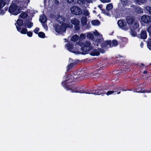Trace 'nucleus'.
<instances>
[{
  "label": "nucleus",
  "mask_w": 151,
  "mask_h": 151,
  "mask_svg": "<svg viewBox=\"0 0 151 151\" xmlns=\"http://www.w3.org/2000/svg\"><path fill=\"white\" fill-rule=\"evenodd\" d=\"M78 46L81 47L82 50L84 52H87L92 49L91 43L88 41H86L84 42H79L76 43V45H72L68 44L66 45L67 49L71 52H75L78 50Z\"/></svg>",
  "instance_id": "nucleus-1"
},
{
  "label": "nucleus",
  "mask_w": 151,
  "mask_h": 151,
  "mask_svg": "<svg viewBox=\"0 0 151 151\" xmlns=\"http://www.w3.org/2000/svg\"><path fill=\"white\" fill-rule=\"evenodd\" d=\"M20 7L16 4L12 3L9 7V12L12 14L17 15L20 12L22 8L25 7L27 4L29 2V0H19V1Z\"/></svg>",
  "instance_id": "nucleus-2"
},
{
  "label": "nucleus",
  "mask_w": 151,
  "mask_h": 151,
  "mask_svg": "<svg viewBox=\"0 0 151 151\" xmlns=\"http://www.w3.org/2000/svg\"><path fill=\"white\" fill-rule=\"evenodd\" d=\"M126 20L128 24L127 26L129 27V29L131 30V35L133 36H136L137 32L139 31V28H138L139 26V23L136 21L133 22V19L131 17H127Z\"/></svg>",
  "instance_id": "nucleus-3"
},
{
  "label": "nucleus",
  "mask_w": 151,
  "mask_h": 151,
  "mask_svg": "<svg viewBox=\"0 0 151 151\" xmlns=\"http://www.w3.org/2000/svg\"><path fill=\"white\" fill-rule=\"evenodd\" d=\"M73 25L71 24H67V25H64L63 24H57L55 26V31L58 33H62L65 32L66 28H71Z\"/></svg>",
  "instance_id": "nucleus-4"
},
{
  "label": "nucleus",
  "mask_w": 151,
  "mask_h": 151,
  "mask_svg": "<svg viewBox=\"0 0 151 151\" xmlns=\"http://www.w3.org/2000/svg\"><path fill=\"white\" fill-rule=\"evenodd\" d=\"M69 90H71L72 92L80 93H84L89 94H93L95 95H100L101 94V92L97 90L93 91H92V92L91 91L88 92H82L81 90H78L77 88H70Z\"/></svg>",
  "instance_id": "nucleus-5"
},
{
  "label": "nucleus",
  "mask_w": 151,
  "mask_h": 151,
  "mask_svg": "<svg viewBox=\"0 0 151 151\" xmlns=\"http://www.w3.org/2000/svg\"><path fill=\"white\" fill-rule=\"evenodd\" d=\"M93 33L94 35L96 36L97 38V39L95 41L94 44L95 45H96L97 46H98L99 44H98L97 43H100L103 41L102 35L98 33L97 31L96 30H95L93 32Z\"/></svg>",
  "instance_id": "nucleus-6"
},
{
  "label": "nucleus",
  "mask_w": 151,
  "mask_h": 151,
  "mask_svg": "<svg viewBox=\"0 0 151 151\" xmlns=\"http://www.w3.org/2000/svg\"><path fill=\"white\" fill-rule=\"evenodd\" d=\"M104 45L102 44L101 45V46L103 47H109L113 46H116L118 44V42L117 41L115 40H113L111 42V41H107L104 43Z\"/></svg>",
  "instance_id": "nucleus-7"
},
{
  "label": "nucleus",
  "mask_w": 151,
  "mask_h": 151,
  "mask_svg": "<svg viewBox=\"0 0 151 151\" xmlns=\"http://www.w3.org/2000/svg\"><path fill=\"white\" fill-rule=\"evenodd\" d=\"M71 13L74 14L79 15L82 14L81 9L77 6H73L70 9Z\"/></svg>",
  "instance_id": "nucleus-8"
},
{
  "label": "nucleus",
  "mask_w": 151,
  "mask_h": 151,
  "mask_svg": "<svg viewBox=\"0 0 151 151\" xmlns=\"http://www.w3.org/2000/svg\"><path fill=\"white\" fill-rule=\"evenodd\" d=\"M57 20L58 22V24H63L64 25H67V24H69L70 23V21L69 19H65L64 17L63 16H59L58 17Z\"/></svg>",
  "instance_id": "nucleus-9"
},
{
  "label": "nucleus",
  "mask_w": 151,
  "mask_h": 151,
  "mask_svg": "<svg viewBox=\"0 0 151 151\" xmlns=\"http://www.w3.org/2000/svg\"><path fill=\"white\" fill-rule=\"evenodd\" d=\"M118 24L121 28L125 31H127L129 29V27L127 25L125 21L122 20H119L118 22Z\"/></svg>",
  "instance_id": "nucleus-10"
},
{
  "label": "nucleus",
  "mask_w": 151,
  "mask_h": 151,
  "mask_svg": "<svg viewBox=\"0 0 151 151\" xmlns=\"http://www.w3.org/2000/svg\"><path fill=\"white\" fill-rule=\"evenodd\" d=\"M69 19L70 21V23L72 25L73 24H74L76 30H78L79 29V27L78 25L79 24L80 21L78 19L75 18H73L72 19Z\"/></svg>",
  "instance_id": "nucleus-11"
},
{
  "label": "nucleus",
  "mask_w": 151,
  "mask_h": 151,
  "mask_svg": "<svg viewBox=\"0 0 151 151\" xmlns=\"http://www.w3.org/2000/svg\"><path fill=\"white\" fill-rule=\"evenodd\" d=\"M141 20L145 23H149L151 22V17L149 16L143 15L142 17Z\"/></svg>",
  "instance_id": "nucleus-12"
},
{
  "label": "nucleus",
  "mask_w": 151,
  "mask_h": 151,
  "mask_svg": "<svg viewBox=\"0 0 151 151\" xmlns=\"http://www.w3.org/2000/svg\"><path fill=\"white\" fill-rule=\"evenodd\" d=\"M96 0H78L77 3L80 5L86 4L87 6L89 5L90 3H92V1Z\"/></svg>",
  "instance_id": "nucleus-13"
},
{
  "label": "nucleus",
  "mask_w": 151,
  "mask_h": 151,
  "mask_svg": "<svg viewBox=\"0 0 151 151\" xmlns=\"http://www.w3.org/2000/svg\"><path fill=\"white\" fill-rule=\"evenodd\" d=\"M17 30L20 32V33L23 34H26L27 32V30L26 28H21L20 27H18L17 25L15 24Z\"/></svg>",
  "instance_id": "nucleus-14"
},
{
  "label": "nucleus",
  "mask_w": 151,
  "mask_h": 151,
  "mask_svg": "<svg viewBox=\"0 0 151 151\" xmlns=\"http://www.w3.org/2000/svg\"><path fill=\"white\" fill-rule=\"evenodd\" d=\"M100 50L99 48L97 49H94L91 53V54L93 56L98 55L100 54Z\"/></svg>",
  "instance_id": "nucleus-15"
},
{
  "label": "nucleus",
  "mask_w": 151,
  "mask_h": 151,
  "mask_svg": "<svg viewBox=\"0 0 151 151\" xmlns=\"http://www.w3.org/2000/svg\"><path fill=\"white\" fill-rule=\"evenodd\" d=\"M0 7H3L6 3L9 2V0H0Z\"/></svg>",
  "instance_id": "nucleus-16"
},
{
  "label": "nucleus",
  "mask_w": 151,
  "mask_h": 151,
  "mask_svg": "<svg viewBox=\"0 0 151 151\" xmlns=\"http://www.w3.org/2000/svg\"><path fill=\"white\" fill-rule=\"evenodd\" d=\"M147 34L146 32L145 31H142L141 32L140 34V38L141 39H145L146 38Z\"/></svg>",
  "instance_id": "nucleus-17"
},
{
  "label": "nucleus",
  "mask_w": 151,
  "mask_h": 151,
  "mask_svg": "<svg viewBox=\"0 0 151 151\" xmlns=\"http://www.w3.org/2000/svg\"><path fill=\"white\" fill-rule=\"evenodd\" d=\"M119 6L121 7H124L125 6L128 5L127 0H121V2L119 4Z\"/></svg>",
  "instance_id": "nucleus-18"
},
{
  "label": "nucleus",
  "mask_w": 151,
  "mask_h": 151,
  "mask_svg": "<svg viewBox=\"0 0 151 151\" xmlns=\"http://www.w3.org/2000/svg\"><path fill=\"white\" fill-rule=\"evenodd\" d=\"M25 25L28 28H30L33 26V24L32 22L30 21H26L25 24Z\"/></svg>",
  "instance_id": "nucleus-19"
},
{
  "label": "nucleus",
  "mask_w": 151,
  "mask_h": 151,
  "mask_svg": "<svg viewBox=\"0 0 151 151\" xmlns=\"http://www.w3.org/2000/svg\"><path fill=\"white\" fill-rule=\"evenodd\" d=\"M46 16L43 15H41L40 18V21L42 23H45L46 21Z\"/></svg>",
  "instance_id": "nucleus-20"
},
{
  "label": "nucleus",
  "mask_w": 151,
  "mask_h": 151,
  "mask_svg": "<svg viewBox=\"0 0 151 151\" xmlns=\"http://www.w3.org/2000/svg\"><path fill=\"white\" fill-rule=\"evenodd\" d=\"M81 21L82 25H85L87 23L86 18L85 17H83L81 19Z\"/></svg>",
  "instance_id": "nucleus-21"
},
{
  "label": "nucleus",
  "mask_w": 151,
  "mask_h": 151,
  "mask_svg": "<svg viewBox=\"0 0 151 151\" xmlns=\"http://www.w3.org/2000/svg\"><path fill=\"white\" fill-rule=\"evenodd\" d=\"M91 23L94 26H97L99 24V21L97 20H93L91 21Z\"/></svg>",
  "instance_id": "nucleus-22"
},
{
  "label": "nucleus",
  "mask_w": 151,
  "mask_h": 151,
  "mask_svg": "<svg viewBox=\"0 0 151 151\" xmlns=\"http://www.w3.org/2000/svg\"><path fill=\"white\" fill-rule=\"evenodd\" d=\"M136 4L140 5L141 4L144 3L145 2V0H134Z\"/></svg>",
  "instance_id": "nucleus-23"
},
{
  "label": "nucleus",
  "mask_w": 151,
  "mask_h": 151,
  "mask_svg": "<svg viewBox=\"0 0 151 151\" xmlns=\"http://www.w3.org/2000/svg\"><path fill=\"white\" fill-rule=\"evenodd\" d=\"M79 39V36L78 35H75L73 36L71 38L72 41L73 42L76 41Z\"/></svg>",
  "instance_id": "nucleus-24"
},
{
  "label": "nucleus",
  "mask_w": 151,
  "mask_h": 151,
  "mask_svg": "<svg viewBox=\"0 0 151 151\" xmlns=\"http://www.w3.org/2000/svg\"><path fill=\"white\" fill-rule=\"evenodd\" d=\"M38 36L41 38H44L45 37V34L42 32H40L38 33Z\"/></svg>",
  "instance_id": "nucleus-25"
},
{
  "label": "nucleus",
  "mask_w": 151,
  "mask_h": 151,
  "mask_svg": "<svg viewBox=\"0 0 151 151\" xmlns=\"http://www.w3.org/2000/svg\"><path fill=\"white\" fill-rule=\"evenodd\" d=\"M28 15L24 12H22L20 15L19 17L22 18H25L27 17Z\"/></svg>",
  "instance_id": "nucleus-26"
},
{
  "label": "nucleus",
  "mask_w": 151,
  "mask_h": 151,
  "mask_svg": "<svg viewBox=\"0 0 151 151\" xmlns=\"http://www.w3.org/2000/svg\"><path fill=\"white\" fill-rule=\"evenodd\" d=\"M113 7V6L112 4H108L106 7V9L109 10L112 9Z\"/></svg>",
  "instance_id": "nucleus-27"
},
{
  "label": "nucleus",
  "mask_w": 151,
  "mask_h": 151,
  "mask_svg": "<svg viewBox=\"0 0 151 151\" xmlns=\"http://www.w3.org/2000/svg\"><path fill=\"white\" fill-rule=\"evenodd\" d=\"M17 24L18 26H21L23 24V21L22 20L18 19L17 22Z\"/></svg>",
  "instance_id": "nucleus-28"
},
{
  "label": "nucleus",
  "mask_w": 151,
  "mask_h": 151,
  "mask_svg": "<svg viewBox=\"0 0 151 151\" xmlns=\"http://www.w3.org/2000/svg\"><path fill=\"white\" fill-rule=\"evenodd\" d=\"M83 14L86 16H88L89 17V15L90 13H89L88 10L87 9L84 10L83 11Z\"/></svg>",
  "instance_id": "nucleus-29"
},
{
  "label": "nucleus",
  "mask_w": 151,
  "mask_h": 151,
  "mask_svg": "<svg viewBox=\"0 0 151 151\" xmlns=\"http://www.w3.org/2000/svg\"><path fill=\"white\" fill-rule=\"evenodd\" d=\"M87 37L88 38L92 39L93 37V36L92 33L88 32L87 33Z\"/></svg>",
  "instance_id": "nucleus-30"
},
{
  "label": "nucleus",
  "mask_w": 151,
  "mask_h": 151,
  "mask_svg": "<svg viewBox=\"0 0 151 151\" xmlns=\"http://www.w3.org/2000/svg\"><path fill=\"white\" fill-rule=\"evenodd\" d=\"M148 48L151 50V39H149L148 40L147 44Z\"/></svg>",
  "instance_id": "nucleus-31"
},
{
  "label": "nucleus",
  "mask_w": 151,
  "mask_h": 151,
  "mask_svg": "<svg viewBox=\"0 0 151 151\" xmlns=\"http://www.w3.org/2000/svg\"><path fill=\"white\" fill-rule=\"evenodd\" d=\"M86 34H82L80 35V37L79 39L80 40H84L86 38Z\"/></svg>",
  "instance_id": "nucleus-32"
},
{
  "label": "nucleus",
  "mask_w": 151,
  "mask_h": 151,
  "mask_svg": "<svg viewBox=\"0 0 151 151\" xmlns=\"http://www.w3.org/2000/svg\"><path fill=\"white\" fill-rule=\"evenodd\" d=\"M145 9L147 10L148 11V12L151 14V7L149 6H147L146 7Z\"/></svg>",
  "instance_id": "nucleus-33"
},
{
  "label": "nucleus",
  "mask_w": 151,
  "mask_h": 151,
  "mask_svg": "<svg viewBox=\"0 0 151 151\" xmlns=\"http://www.w3.org/2000/svg\"><path fill=\"white\" fill-rule=\"evenodd\" d=\"M27 36L29 37H31L32 36V33L31 31L27 32Z\"/></svg>",
  "instance_id": "nucleus-34"
},
{
  "label": "nucleus",
  "mask_w": 151,
  "mask_h": 151,
  "mask_svg": "<svg viewBox=\"0 0 151 151\" xmlns=\"http://www.w3.org/2000/svg\"><path fill=\"white\" fill-rule=\"evenodd\" d=\"M40 31V29L38 27H36L34 30V32L36 34H38V32Z\"/></svg>",
  "instance_id": "nucleus-35"
},
{
  "label": "nucleus",
  "mask_w": 151,
  "mask_h": 151,
  "mask_svg": "<svg viewBox=\"0 0 151 151\" xmlns=\"http://www.w3.org/2000/svg\"><path fill=\"white\" fill-rule=\"evenodd\" d=\"M67 1L68 4H72L75 3V0H67Z\"/></svg>",
  "instance_id": "nucleus-36"
},
{
  "label": "nucleus",
  "mask_w": 151,
  "mask_h": 151,
  "mask_svg": "<svg viewBox=\"0 0 151 151\" xmlns=\"http://www.w3.org/2000/svg\"><path fill=\"white\" fill-rule=\"evenodd\" d=\"M147 31L150 35H151V25L147 29Z\"/></svg>",
  "instance_id": "nucleus-37"
},
{
  "label": "nucleus",
  "mask_w": 151,
  "mask_h": 151,
  "mask_svg": "<svg viewBox=\"0 0 151 151\" xmlns=\"http://www.w3.org/2000/svg\"><path fill=\"white\" fill-rule=\"evenodd\" d=\"M136 10L138 12H143V10L142 9L140 8L139 7H138L136 9Z\"/></svg>",
  "instance_id": "nucleus-38"
},
{
  "label": "nucleus",
  "mask_w": 151,
  "mask_h": 151,
  "mask_svg": "<svg viewBox=\"0 0 151 151\" xmlns=\"http://www.w3.org/2000/svg\"><path fill=\"white\" fill-rule=\"evenodd\" d=\"M42 25L44 28L46 30H47L48 28L47 25L45 24L44 23L42 24Z\"/></svg>",
  "instance_id": "nucleus-39"
},
{
  "label": "nucleus",
  "mask_w": 151,
  "mask_h": 151,
  "mask_svg": "<svg viewBox=\"0 0 151 151\" xmlns=\"http://www.w3.org/2000/svg\"><path fill=\"white\" fill-rule=\"evenodd\" d=\"M103 3H108L111 1V0H100Z\"/></svg>",
  "instance_id": "nucleus-40"
},
{
  "label": "nucleus",
  "mask_w": 151,
  "mask_h": 151,
  "mask_svg": "<svg viewBox=\"0 0 151 151\" xmlns=\"http://www.w3.org/2000/svg\"><path fill=\"white\" fill-rule=\"evenodd\" d=\"M114 91H109L107 92L106 94L107 95H110L111 94L113 93H114Z\"/></svg>",
  "instance_id": "nucleus-41"
},
{
  "label": "nucleus",
  "mask_w": 151,
  "mask_h": 151,
  "mask_svg": "<svg viewBox=\"0 0 151 151\" xmlns=\"http://www.w3.org/2000/svg\"><path fill=\"white\" fill-rule=\"evenodd\" d=\"M68 81V80H66L65 81H63L62 82V84L63 86H64V85Z\"/></svg>",
  "instance_id": "nucleus-42"
},
{
  "label": "nucleus",
  "mask_w": 151,
  "mask_h": 151,
  "mask_svg": "<svg viewBox=\"0 0 151 151\" xmlns=\"http://www.w3.org/2000/svg\"><path fill=\"white\" fill-rule=\"evenodd\" d=\"M76 64V63H71L69 65V66L70 67H72V66L74 65H75Z\"/></svg>",
  "instance_id": "nucleus-43"
},
{
  "label": "nucleus",
  "mask_w": 151,
  "mask_h": 151,
  "mask_svg": "<svg viewBox=\"0 0 151 151\" xmlns=\"http://www.w3.org/2000/svg\"><path fill=\"white\" fill-rule=\"evenodd\" d=\"M136 92H137V93H143V92H145L144 91H142V90H140L139 91H136Z\"/></svg>",
  "instance_id": "nucleus-44"
},
{
  "label": "nucleus",
  "mask_w": 151,
  "mask_h": 151,
  "mask_svg": "<svg viewBox=\"0 0 151 151\" xmlns=\"http://www.w3.org/2000/svg\"><path fill=\"white\" fill-rule=\"evenodd\" d=\"M55 3L57 4H58L59 3V1L57 0H55Z\"/></svg>",
  "instance_id": "nucleus-45"
},
{
  "label": "nucleus",
  "mask_w": 151,
  "mask_h": 151,
  "mask_svg": "<svg viewBox=\"0 0 151 151\" xmlns=\"http://www.w3.org/2000/svg\"><path fill=\"white\" fill-rule=\"evenodd\" d=\"M144 45L143 43V42H141L140 44V46L141 47V48L143 47V46Z\"/></svg>",
  "instance_id": "nucleus-46"
},
{
  "label": "nucleus",
  "mask_w": 151,
  "mask_h": 151,
  "mask_svg": "<svg viewBox=\"0 0 151 151\" xmlns=\"http://www.w3.org/2000/svg\"><path fill=\"white\" fill-rule=\"evenodd\" d=\"M106 14L108 16H110V14L109 13V12H106Z\"/></svg>",
  "instance_id": "nucleus-47"
},
{
  "label": "nucleus",
  "mask_w": 151,
  "mask_h": 151,
  "mask_svg": "<svg viewBox=\"0 0 151 151\" xmlns=\"http://www.w3.org/2000/svg\"><path fill=\"white\" fill-rule=\"evenodd\" d=\"M98 7L100 8H101L102 7V5H100L99 6H98Z\"/></svg>",
  "instance_id": "nucleus-48"
},
{
  "label": "nucleus",
  "mask_w": 151,
  "mask_h": 151,
  "mask_svg": "<svg viewBox=\"0 0 151 151\" xmlns=\"http://www.w3.org/2000/svg\"><path fill=\"white\" fill-rule=\"evenodd\" d=\"M147 73V72L146 71H145L144 72V73H145V74Z\"/></svg>",
  "instance_id": "nucleus-49"
},
{
  "label": "nucleus",
  "mask_w": 151,
  "mask_h": 151,
  "mask_svg": "<svg viewBox=\"0 0 151 151\" xmlns=\"http://www.w3.org/2000/svg\"><path fill=\"white\" fill-rule=\"evenodd\" d=\"M120 93V92H118L117 93V94H119V93Z\"/></svg>",
  "instance_id": "nucleus-50"
},
{
  "label": "nucleus",
  "mask_w": 151,
  "mask_h": 151,
  "mask_svg": "<svg viewBox=\"0 0 151 151\" xmlns=\"http://www.w3.org/2000/svg\"><path fill=\"white\" fill-rule=\"evenodd\" d=\"M95 11H94V10H93V13H95Z\"/></svg>",
  "instance_id": "nucleus-51"
},
{
  "label": "nucleus",
  "mask_w": 151,
  "mask_h": 151,
  "mask_svg": "<svg viewBox=\"0 0 151 151\" xmlns=\"http://www.w3.org/2000/svg\"><path fill=\"white\" fill-rule=\"evenodd\" d=\"M142 65H143V64H142Z\"/></svg>",
  "instance_id": "nucleus-52"
}]
</instances>
